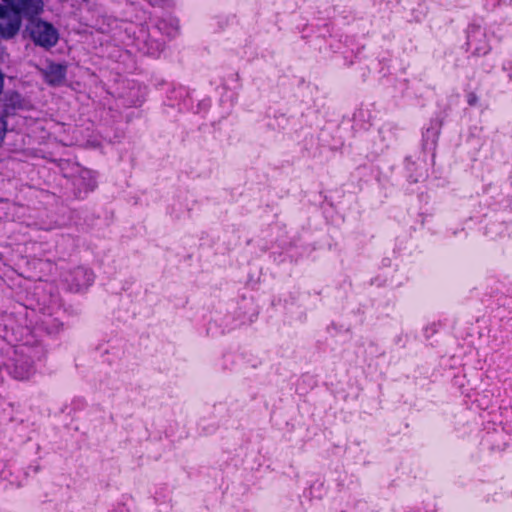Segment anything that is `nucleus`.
Segmentation results:
<instances>
[{
  "mask_svg": "<svg viewBox=\"0 0 512 512\" xmlns=\"http://www.w3.org/2000/svg\"><path fill=\"white\" fill-rule=\"evenodd\" d=\"M29 376V374H16V377L20 378V379H24V378H27Z\"/></svg>",
  "mask_w": 512,
  "mask_h": 512,
  "instance_id": "nucleus-7",
  "label": "nucleus"
},
{
  "mask_svg": "<svg viewBox=\"0 0 512 512\" xmlns=\"http://www.w3.org/2000/svg\"><path fill=\"white\" fill-rule=\"evenodd\" d=\"M6 131H7V123L5 121V118L3 116H0V143L4 139Z\"/></svg>",
  "mask_w": 512,
  "mask_h": 512,
  "instance_id": "nucleus-6",
  "label": "nucleus"
},
{
  "mask_svg": "<svg viewBox=\"0 0 512 512\" xmlns=\"http://www.w3.org/2000/svg\"><path fill=\"white\" fill-rule=\"evenodd\" d=\"M82 174L89 175V171L83 170V171H82Z\"/></svg>",
  "mask_w": 512,
  "mask_h": 512,
  "instance_id": "nucleus-8",
  "label": "nucleus"
},
{
  "mask_svg": "<svg viewBox=\"0 0 512 512\" xmlns=\"http://www.w3.org/2000/svg\"><path fill=\"white\" fill-rule=\"evenodd\" d=\"M27 31L35 44L45 48L56 45L59 38L57 30L51 23L35 18V16L29 18Z\"/></svg>",
  "mask_w": 512,
  "mask_h": 512,
  "instance_id": "nucleus-1",
  "label": "nucleus"
},
{
  "mask_svg": "<svg viewBox=\"0 0 512 512\" xmlns=\"http://www.w3.org/2000/svg\"><path fill=\"white\" fill-rule=\"evenodd\" d=\"M21 26V15L10 5H0V35L3 37L14 36Z\"/></svg>",
  "mask_w": 512,
  "mask_h": 512,
  "instance_id": "nucleus-2",
  "label": "nucleus"
},
{
  "mask_svg": "<svg viewBox=\"0 0 512 512\" xmlns=\"http://www.w3.org/2000/svg\"><path fill=\"white\" fill-rule=\"evenodd\" d=\"M74 275H75V281H76V283H75L76 289L86 287V286L90 285L91 282L93 281L92 273L85 269H82V268L76 269L74 271Z\"/></svg>",
  "mask_w": 512,
  "mask_h": 512,
  "instance_id": "nucleus-5",
  "label": "nucleus"
},
{
  "mask_svg": "<svg viewBox=\"0 0 512 512\" xmlns=\"http://www.w3.org/2000/svg\"><path fill=\"white\" fill-rule=\"evenodd\" d=\"M45 80L51 85L60 84L65 77V68L58 64L49 65L44 71Z\"/></svg>",
  "mask_w": 512,
  "mask_h": 512,
  "instance_id": "nucleus-4",
  "label": "nucleus"
},
{
  "mask_svg": "<svg viewBox=\"0 0 512 512\" xmlns=\"http://www.w3.org/2000/svg\"><path fill=\"white\" fill-rule=\"evenodd\" d=\"M10 5L17 13L27 18L39 15L44 9L43 0H3Z\"/></svg>",
  "mask_w": 512,
  "mask_h": 512,
  "instance_id": "nucleus-3",
  "label": "nucleus"
}]
</instances>
